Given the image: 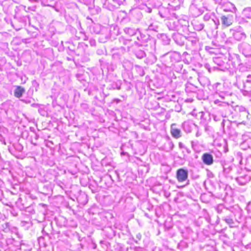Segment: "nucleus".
Segmentation results:
<instances>
[{
    "label": "nucleus",
    "mask_w": 251,
    "mask_h": 251,
    "mask_svg": "<svg viewBox=\"0 0 251 251\" xmlns=\"http://www.w3.org/2000/svg\"><path fill=\"white\" fill-rule=\"evenodd\" d=\"M188 174L187 170L184 169H179L176 172V178L178 182H182L188 178Z\"/></svg>",
    "instance_id": "obj_1"
},
{
    "label": "nucleus",
    "mask_w": 251,
    "mask_h": 251,
    "mask_svg": "<svg viewBox=\"0 0 251 251\" xmlns=\"http://www.w3.org/2000/svg\"><path fill=\"white\" fill-rule=\"evenodd\" d=\"M202 160L203 162L207 165H211L213 163V157L212 155L209 153H204L202 156Z\"/></svg>",
    "instance_id": "obj_2"
},
{
    "label": "nucleus",
    "mask_w": 251,
    "mask_h": 251,
    "mask_svg": "<svg viewBox=\"0 0 251 251\" xmlns=\"http://www.w3.org/2000/svg\"><path fill=\"white\" fill-rule=\"evenodd\" d=\"M222 24L226 27L231 25L233 24V20L231 16H222L221 17Z\"/></svg>",
    "instance_id": "obj_3"
},
{
    "label": "nucleus",
    "mask_w": 251,
    "mask_h": 251,
    "mask_svg": "<svg viewBox=\"0 0 251 251\" xmlns=\"http://www.w3.org/2000/svg\"><path fill=\"white\" fill-rule=\"evenodd\" d=\"M175 125V124H172L171 125V133L173 137L177 139L181 136V131L178 128H174L173 126Z\"/></svg>",
    "instance_id": "obj_4"
},
{
    "label": "nucleus",
    "mask_w": 251,
    "mask_h": 251,
    "mask_svg": "<svg viewBox=\"0 0 251 251\" xmlns=\"http://www.w3.org/2000/svg\"><path fill=\"white\" fill-rule=\"evenodd\" d=\"M25 91V89L23 87L20 86H17L14 90V96L16 98H20L22 96Z\"/></svg>",
    "instance_id": "obj_5"
}]
</instances>
